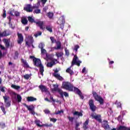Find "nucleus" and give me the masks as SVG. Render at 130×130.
I'll list each match as a JSON object with an SVG mask.
<instances>
[{
    "label": "nucleus",
    "instance_id": "a878e982",
    "mask_svg": "<svg viewBox=\"0 0 130 130\" xmlns=\"http://www.w3.org/2000/svg\"><path fill=\"white\" fill-rule=\"evenodd\" d=\"M74 115H77L78 116H83V113L82 112H78V111H75L73 113Z\"/></svg>",
    "mask_w": 130,
    "mask_h": 130
},
{
    "label": "nucleus",
    "instance_id": "aec40b11",
    "mask_svg": "<svg viewBox=\"0 0 130 130\" xmlns=\"http://www.w3.org/2000/svg\"><path fill=\"white\" fill-rule=\"evenodd\" d=\"M31 44L32 48H34V46L33 45V39H31L29 43L28 41L25 42V45H27L28 47L31 46Z\"/></svg>",
    "mask_w": 130,
    "mask_h": 130
},
{
    "label": "nucleus",
    "instance_id": "774afa93",
    "mask_svg": "<svg viewBox=\"0 0 130 130\" xmlns=\"http://www.w3.org/2000/svg\"><path fill=\"white\" fill-rule=\"evenodd\" d=\"M43 11H44V12H46V11H47V8H46V7L44 8Z\"/></svg>",
    "mask_w": 130,
    "mask_h": 130
},
{
    "label": "nucleus",
    "instance_id": "6ab92c4d",
    "mask_svg": "<svg viewBox=\"0 0 130 130\" xmlns=\"http://www.w3.org/2000/svg\"><path fill=\"white\" fill-rule=\"evenodd\" d=\"M3 41L5 44L6 47H7V48L10 47V40L4 39Z\"/></svg>",
    "mask_w": 130,
    "mask_h": 130
},
{
    "label": "nucleus",
    "instance_id": "052dcab7",
    "mask_svg": "<svg viewBox=\"0 0 130 130\" xmlns=\"http://www.w3.org/2000/svg\"><path fill=\"white\" fill-rule=\"evenodd\" d=\"M3 18H6V17H7V13L6 12V11H4L3 13Z\"/></svg>",
    "mask_w": 130,
    "mask_h": 130
},
{
    "label": "nucleus",
    "instance_id": "ddd939ff",
    "mask_svg": "<svg viewBox=\"0 0 130 130\" xmlns=\"http://www.w3.org/2000/svg\"><path fill=\"white\" fill-rule=\"evenodd\" d=\"M21 61L22 63V67H23V68L26 69L30 68V66H29V64H28V62H27L26 60H25L23 58H21Z\"/></svg>",
    "mask_w": 130,
    "mask_h": 130
},
{
    "label": "nucleus",
    "instance_id": "3c124183",
    "mask_svg": "<svg viewBox=\"0 0 130 130\" xmlns=\"http://www.w3.org/2000/svg\"><path fill=\"white\" fill-rule=\"evenodd\" d=\"M10 14L11 16H14V14H15V11L14 10L10 11Z\"/></svg>",
    "mask_w": 130,
    "mask_h": 130
},
{
    "label": "nucleus",
    "instance_id": "6e6552de",
    "mask_svg": "<svg viewBox=\"0 0 130 130\" xmlns=\"http://www.w3.org/2000/svg\"><path fill=\"white\" fill-rule=\"evenodd\" d=\"M23 105L25 106V107H26L27 110L30 112L31 114H32L33 115H35V111H34V106L33 105H31L29 106L27 105L25 103H23Z\"/></svg>",
    "mask_w": 130,
    "mask_h": 130
},
{
    "label": "nucleus",
    "instance_id": "412c9836",
    "mask_svg": "<svg viewBox=\"0 0 130 130\" xmlns=\"http://www.w3.org/2000/svg\"><path fill=\"white\" fill-rule=\"evenodd\" d=\"M73 91L75 93H76V94H77L78 95H79V94H80L82 92L79 88L75 87H74Z\"/></svg>",
    "mask_w": 130,
    "mask_h": 130
},
{
    "label": "nucleus",
    "instance_id": "79ce46f5",
    "mask_svg": "<svg viewBox=\"0 0 130 130\" xmlns=\"http://www.w3.org/2000/svg\"><path fill=\"white\" fill-rule=\"evenodd\" d=\"M68 119H69V121H71V122H73L74 121V118L71 116H68Z\"/></svg>",
    "mask_w": 130,
    "mask_h": 130
},
{
    "label": "nucleus",
    "instance_id": "de8ad7c7",
    "mask_svg": "<svg viewBox=\"0 0 130 130\" xmlns=\"http://www.w3.org/2000/svg\"><path fill=\"white\" fill-rule=\"evenodd\" d=\"M59 74L57 73H54L53 74V76L55 77V78H56L57 79L59 77Z\"/></svg>",
    "mask_w": 130,
    "mask_h": 130
},
{
    "label": "nucleus",
    "instance_id": "e2e57ef3",
    "mask_svg": "<svg viewBox=\"0 0 130 130\" xmlns=\"http://www.w3.org/2000/svg\"><path fill=\"white\" fill-rule=\"evenodd\" d=\"M58 80H60V81H61V80H62V77L60 76V75L59 76V77L57 78Z\"/></svg>",
    "mask_w": 130,
    "mask_h": 130
},
{
    "label": "nucleus",
    "instance_id": "603ef678",
    "mask_svg": "<svg viewBox=\"0 0 130 130\" xmlns=\"http://www.w3.org/2000/svg\"><path fill=\"white\" fill-rule=\"evenodd\" d=\"M79 96L80 97L81 99H82L83 100V99H84V95H83L82 92H80V93H79Z\"/></svg>",
    "mask_w": 130,
    "mask_h": 130
},
{
    "label": "nucleus",
    "instance_id": "20e7f679",
    "mask_svg": "<svg viewBox=\"0 0 130 130\" xmlns=\"http://www.w3.org/2000/svg\"><path fill=\"white\" fill-rule=\"evenodd\" d=\"M62 87L67 91L73 92L74 91V85L69 82H63L62 84Z\"/></svg>",
    "mask_w": 130,
    "mask_h": 130
},
{
    "label": "nucleus",
    "instance_id": "423d86ee",
    "mask_svg": "<svg viewBox=\"0 0 130 130\" xmlns=\"http://www.w3.org/2000/svg\"><path fill=\"white\" fill-rule=\"evenodd\" d=\"M50 39V40L51 41V43L52 44H53V43H55V42H56V44H57V47H54V49H55L56 50H57L61 48V43H60V42H56V40L54 39V38L53 37H51Z\"/></svg>",
    "mask_w": 130,
    "mask_h": 130
},
{
    "label": "nucleus",
    "instance_id": "4c0bfd02",
    "mask_svg": "<svg viewBox=\"0 0 130 130\" xmlns=\"http://www.w3.org/2000/svg\"><path fill=\"white\" fill-rule=\"evenodd\" d=\"M64 50L66 52V55H67V56H69L70 55V51H69V50H68L67 48L64 49Z\"/></svg>",
    "mask_w": 130,
    "mask_h": 130
},
{
    "label": "nucleus",
    "instance_id": "864d4df0",
    "mask_svg": "<svg viewBox=\"0 0 130 130\" xmlns=\"http://www.w3.org/2000/svg\"><path fill=\"white\" fill-rule=\"evenodd\" d=\"M2 40H1L0 39V42ZM0 48L2 50H5V49H6V48H5L4 47V46L2 45L1 44H0Z\"/></svg>",
    "mask_w": 130,
    "mask_h": 130
},
{
    "label": "nucleus",
    "instance_id": "7c9ffc66",
    "mask_svg": "<svg viewBox=\"0 0 130 130\" xmlns=\"http://www.w3.org/2000/svg\"><path fill=\"white\" fill-rule=\"evenodd\" d=\"M79 48H80V46H79L78 45H76L74 46L73 50H74L75 51V52H77L78 49H79Z\"/></svg>",
    "mask_w": 130,
    "mask_h": 130
},
{
    "label": "nucleus",
    "instance_id": "393cba45",
    "mask_svg": "<svg viewBox=\"0 0 130 130\" xmlns=\"http://www.w3.org/2000/svg\"><path fill=\"white\" fill-rule=\"evenodd\" d=\"M21 23L23 25H27V24H28V20H27V18H22Z\"/></svg>",
    "mask_w": 130,
    "mask_h": 130
},
{
    "label": "nucleus",
    "instance_id": "f704fd0d",
    "mask_svg": "<svg viewBox=\"0 0 130 130\" xmlns=\"http://www.w3.org/2000/svg\"><path fill=\"white\" fill-rule=\"evenodd\" d=\"M0 108L1 110L3 111L4 114H6L7 113V112L6 111V109L5 108V107L2 106L0 107Z\"/></svg>",
    "mask_w": 130,
    "mask_h": 130
},
{
    "label": "nucleus",
    "instance_id": "69168bd1",
    "mask_svg": "<svg viewBox=\"0 0 130 130\" xmlns=\"http://www.w3.org/2000/svg\"><path fill=\"white\" fill-rule=\"evenodd\" d=\"M24 126L22 127V128H20V127H18V130H24Z\"/></svg>",
    "mask_w": 130,
    "mask_h": 130
},
{
    "label": "nucleus",
    "instance_id": "4d7b16f0",
    "mask_svg": "<svg viewBox=\"0 0 130 130\" xmlns=\"http://www.w3.org/2000/svg\"><path fill=\"white\" fill-rule=\"evenodd\" d=\"M46 2H47V0H41V3L43 5H45Z\"/></svg>",
    "mask_w": 130,
    "mask_h": 130
},
{
    "label": "nucleus",
    "instance_id": "b1692460",
    "mask_svg": "<svg viewBox=\"0 0 130 130\" xmlns=\"http://www.w3.org/2000/svg\"><path fill=\"white\" fill-rule=\"evenodd\" d=\"M40 120H35V123L37 125V126H39V127H43V125L40 124Z\"/></svg>",
    "mask_w": 130,
    "mask_h": 130
},
{
    "label": "nucleus",
    "instance_id": "58836bf2",
    "mask_svg": "<svg viewBox=\"0 0 130 130\" xmlns=\"http://www.w3.org/2000/svg\"><path fill=\"white\" fill-rule=\"evenodd\" d=\"M41 54H42L43 55H44V54L46 53V50H45V49H41Z\"/></svg>",
    "mask_w": 130,
    "mask_h": 130
},
{
    "label": "nucleus",
    "instance_id": "5701e85b",
    "mask_svg": "<svg viewBox=\"0 0 130 130\" xmlns=\"http://www.w3.org/2000/svg\"><path fill=\"white\" fill-rule=\"evenodd\" d=\"M54 88L52 89V91H54V92H56V91H58V92H60L61 90H60L59 88H57V86H56L55 84L53 85Z\"/></svg>",
    "mask_w": 130,
    "mask_h": 130
},
{
    "label": "nucleus",
    "instance_id": "13d9d810",
    "mask_svg": "<svg viewBox=\"0 0 130 130\" xmlns=\"http://www.w3.org/2000/svg\"><path fill=\"white\" fill-rule=\"evenodd\" d=\"M63 95L65 97H69V93H68L67 92H64Z\"/></svg>",
    "mask_w": 130,
    "mask_h": 130
},
{
    "label": "nucleus",
    "instance_id": "1a4fd4ad",
    "mask_svg": "<svg viewBox=\"0 0 130 130\" xmlns=\"http://www.w3.org/2000/svg\"><path fill=\"white\" fill-rule=\"evenodd\" d=\"M3 99H4V102L6 104V107H10V106H11V101H10V96L8 95L4 96Z\"/></svg>",
    "mask_w": 130,
    "mask_h": 130
},
{
    "label": "nucleus",
    "instance_id": "0e129e2a",
    "mask_svg": "<svg viewBox=\"0 0 130 130\" xmlns=\"http://www.w3.org/2000/svg\"><path fill=\"white\" fill-rule=\"evenodd\" d=\"M8 19L9 21V23H11V21L12 20V18L11 17V16L8 17Z\"/></svg>",
    "mask_w": 130,
    "mask_h": 130
},
{
    "label": "nucleus",
    "instance_id": "72a5a7b5",
    "mask_svg": "<svg viewBox=\"0 0 130 130\" xmlns=\"http://www.w3.org/2000/svg\"><path fill=\"white\" fill-rule=\"evenodd\" d=\"M46 30H47V31H49V32H50L51 33H52V28H51V27H50V26H47L46 27Z\"/></svg>",
    "mask_w": 130,
    "mask_h": 130
},
{
    "label": "nucleus",
    "instance_id": "09e8293b",
    "mask_svg": "<svg viewBox=\"0 0 130 130\" xmlns=\"http://www.w3.org/2000/svg\"><path fill=\"white\" fill-rule=\"evenodd\" d=\"M64 27V22L60 24V28L62 29H62H63Z\"/></svg>",
    "mask_w": 130,
    "mask_h": 130
},
{
    "label": "nucleus",
    "instance_id": "a211bd4d",
    "mask_svg": "<svg viewBox=\"0 0 130 130\" xmlns=\"http://www.w3.org/2000/svg\"><path fill=\"white\" fill-rule=\"evenodd\" d=\"M88 124H89V120H86L83 123V128L84 130L88 129Z\"/></svg>",
    "mask_w": 130,
    "mask_h": 130
},
{
    "label": "nucleus",
    "instance_id": "39448f33",
    "mask_svg": "<svg viewBox=\"0 0 130 130\" xmlns=\"http://www.w3.org/2000/svg\"><path fill=\"white\" fill-rule=\"evenodd\" d=\"M92 94L95 100H96V101H98L101 105H103V104H104V100H103V98L101 96H99L97 92L94 91H92Z\"/></svg>",
    "mask_w": 130,
    "mask_h": 130
},
{
    "label": "nucleus",
    "instance_id": "cd10ccee",
    "mask_svg": "<svg viewBox=\"0 0 130 130\" xmlns=\"http://www.w3.org/2000/svg\"><path fill=\"white\" fill-rule=\"evenodd\" d=\"M30 77H31V74L30 75L25 74L23 75V78L24 79H25V80H29Z\"/></svg>",
    "mask_w": 130,
    "mask_h": 130
},
{
    "label": "nucleus",
    "instance_id": "dca6fc26",
    "mask_svg": "<svg viewBox=\"0 0 130 130\" xmlns=\"http://www.w3.org/2000/svg\"><path fill=\"white\" fill-rule=\"evenodd\" d=\"M26 100L27 102H34V101H36V100H37V99L33 96H28L26 98Z\"/></svg>",
    "mask_w": 130,
    "mask_h": 130
},
{
    "label": "nucleus",
    "instance_id": "a18cd8bd",
    "mask_svg": "<svg viewBox=\"0 0 130 130\" xmlns=\"http://www.w3.org/2000/svg\"><path fill=\"white\" fill-rule=\"evenodd\" d=\"M60 113H63V111H62V110L58 111L57 112L55 113V114L56 115H57L58 114H60Z\"/></svg>",
    "mask_w": 130,
    "mask_h": 130
},
{
    "label": "nucleus",
    "instance_id": "4468645a",
    "mask_svg": "<svg viewBox=\"0 0 130 130\" xmlns=\"http://www.w3.org/2000/svg\"><path fill=\"white\" fill-rule=\"evenodd\" d=\"M56 61H57V59H54L51 62H48L47 64V68H52L53 66L56 64Z\"/></svg>",
    "mask_w": 130,
    "mask_h": 130
},
{
    "label": "nucleus",
    "instance_id": "f257e3e1",
    "mask_svg": "<svg viewBox=\"0 0 130 130\" xmlns=\"http://www.w3.org/2000/svg\"><path fill=\"white\" fill-rule=\"evenodd\" d=\"M81 63H82V62L79 60L78 56H77V55H75L73 58L71 66L66 70V73L70 74V76H73V75H74V71L71 69H72V67H74L75 64V66H77V67H80V66H81Z\"/></svg>",
    "mask_w": 130,
    "mask_h": 130
},
{
    "label": "nucleus",
    "instance_id": "7ed1b4c3",
    "mask_svg": "<svg viewBox=\"0 0 130 130\" xmlns=\"http://www.w3.org/2000/svg\"><path fill=\"white\" fill-rule=\"evenodd\" d=\"M28 20L29 21V22L30 23H31V24L33 23H35L36 24V25H38V26H39L40 28V29L41 30H44V29H45V27H44L43 26V25H44V23L43 22V21H38L36 22L35 21V20L33 18H32V17L31 16H28L27 17Z\"/></svg>",
    "mask_w": 130,
    "mask_h": 130
},
{
    "label": "nucleus",
    "instance_id": "473e14b6",
    "mask_svg": "<svg viewBox=\"0 0 130 130\" xmlns=\"http://www.w3.org/2000/svg\"><path fill=\"white\" fill-rule=\"evenodd\" d=\"M41 35H42V32L41 31H38V32L36 34L34 35V36L37 38V37H38V36H41Z\"/></svg>",
    "mask_w": 130,
    "mask_h": 130
},
{
    "label": "nucleus",
    "instance_id": "37998d69",
    "mask_svg": "<svg viewBox=\"0 0 130 130\" xmlns=\"http://www.w3.org/2000/svg\"><path fill=\"white\" fill-rule=\"evenodd\" d=\"M39 48H40L41 49H43V47H44V45H43V44L42 43H41L39 45Z\"/></svg>",
    "mask_w": 130,
    "mask_h": 130
},
{
    "label": "nucleus",
    "instance_id": "ea45409f",
    "mask_svg": "<svg viewBox=\"0 0 130 130\" xmlns=\"http://www.w3.org/2000/svg\"><path fill=\"white\" fill-rule=\"evenodd\" d=\"M63 54L62 53H59V52L56 53V55L58 57H61V56H62Z\"/></svg>",
    "mask_w": 130,
    "mask_h": 130
},
{
    "label": "nucleus",
    "instance_id": "f8f14e48",
    "mask_svg": "<svg viewBox=\"0 0 130 130\" xmlns=\"http://www.w3.org/2000/svg\"><path fill=\"white\" fill-rule=\"evenodd\" d=\"M17 36H18L17 43L18 44H22V42L24 41V37H23V35H22V34H20L18 32Z\"/></svg>",
    "mask_w": 130,
    "mask_h": 130
},
{
    "label": "nucleus",
    "instance_id": "c9c22d12",
    "mask_svg": "<svg viewBox=\"0 0 130 130\" xmlns=\"http://www.w3.org/2000/svg\"><path fill=\"white\" fill-rule=\"evenodd\" d=\"M48 17L50 19H52V17H53V13L49 12V13H48Z\"/></svg>",
    "mask_w": 130,
    "mask_h": 130
},
{
    "label": "nucleus",
    "instance_id": "c03bdc74",
    "mask_svg": "<svg viewBox=\"0 0 130 130\" xmlns=\"http://www.w3.org/2000/svg\"><path fill=\"white\" fill-rule=\"evenodd\" d=\"M14 15L16 17H20V12L18 11H15Z\"/></svg>",
    "mask_w": 130,
    "mask_h": 130
},
{
    "label": "nucleus",
    "instance_id": "c756f323",
    "mask_svg": "<svg viewBox=\"0 0 130 130\" xmlns=\"http://www.w3.org/2000/svg\"><path fill=\"white\" fill-rule=\"evenodd\" d=\"M42 125L43 126H46V127H51L52 126H53V125L52 123H50L49 124L45 123L43 124Z\"/></svg>",
    "mask_w": 130,
    "mask_h": 130
},
{
    "label": "nucleus",
    "instance_id": "f03ea898",
    "mask_svg": "<svg viewBox=\"0 0 130 130\" xmlns=\"http://www.w3.org/2000/svg\"><path fill=\"white\" fill-rule=\"evenodd\" d=\"M33 62L35 67H37V68H39L40 73L42 76H43V73L44 72V66H43L42 64L41 60H40L39 58H35L33 59Z\"/></svg>",
    "mask_w": 130,
    "mask_h": 130
},
{
    "label": "nucleus",
    "instance_id": "5fc2aeb1",
    "mask_svg": "<svg viewBox=\"0 0 130 130\" xmlns=\"http://www.w3.org/2000/svg\"><path fill=\"white\" fill-rule=\"evenodd\" d=\"M39 6H37L36 5H34L32 7V9H35V10L37 9H39Z\"/></svg>",
    "mask_w": 130,
    "mask_h": 130
},
{
    "label": "nucleus",
    "instance_id": "4be33fe9",
    "mask_svg": "<svg viewBox=\"0 0 130 130\" xmlns=\"http://www.w3.org/2000/svg\"><path fill=\"white\" fill-rule=\"evenodd\" d=\"M14 95H16L17 96V101L18 103H20V102H21L22 101V96L20 94H17V93H14Z\"/></svg>",
    "mask_w": 130,
    "mask_h": 130
},
{
    "label": "nucleus",
    "instance_id": "0eeeda50",
    "mask_svg": "<svg viewBox=\"0 0 130 130\" xmlns=\"http://www.w3.org/2000/svg\"><path fill=\"white\" fill-rule=\"evenodd\" d=\"M88 105L89 106V108L92 112H95L96 111V109H97V107L95 106L94 104V100L93 99L89 100L88 102Z\"/></svg>",
    "mask_w": 130,
    "mask_h": 130
},
{
    "label": "nucleus",
    "instance_id": "49530a36",
    "mask_svg": "<svg viewBox=\"0 0 130 130\" xmlns=\"http://www.w3.org/2000/svg\"><path fill=\"white\" fill-rule=\"evenodd\" d=\"M50 121H52V122H56V120H57V119L54 118H51L50 119Z\"/></svg>",
    "mask_w": 130,
    "mask_h": 130
},
{
    "label": "nucleus",
    "instance_id": "8fccbe9b",
    "mask_svg": "<svg viewBox=\"0 0 130 130\" xmlns=\"http://www.w3.org/2000/svg\"><path fill=\"white\" fill-rule=\"evenodd\" d=\"M116 104H117V107L118 108L121 107V103H118L117 101L116 102Z\"/></svg>",
    "mask_w": 130,
    "mask_h": 130
},
{
    "label": "nucleus",
    "instance_id": "bb28decb",
    "mask_svg": "<svg viewBox=\"0 0 130 130\" xmlns=\"http://www.w3.org/2000/svg\"><path fill=\"white\" fill-rule=\"evenodd\" d=\"M11 87L13 89H15V90H19V89H20L21 87L20 86H17L14 84L11 85Z\"/></svg>",
    "mask_w": 130,
    "mask_h": 130
},
{
    "label": "nucleus",
    "instance_id": "f3484780",
    "mask_svg": "<svg viewBox=\"0 0 130 130\" xmlns=\"http://www.w3.org/2000/svg\"><path fill=\"white\" fill-rule=\"evenodd\" d=\"M94 119L97 120L100 123H102V119H101V115H96L95 117H94Z\"/></svg>",
    "mask_w": 130,
    "mask_h": 130
},
{
    "label": "nucleus",
    "instance_id": "c85d7f7f",
    "mask_svg": "<svg viewBox=\"0 0 130 130\" xmlns=\"http://www.w3.org/2000/svg\"><path fill=\"white\" fill-rule=\"evenodd\" d=\"M40 13H41V10L38 8L37 9H35V10L34 11V14H40Z\"/></svg>",
    "mask_w": 130,
    "mask_h": 130
},
{
    "label": "nucleus",
    "instance_id": "2f4dec72",
    "mask_svg": "<svg viewBox=\"0 0 130 130\" xmlns=\"http://www.w3.org/2000/svg\"><path fill=\"white\" fill-rule=\"evenodd\" d=\"M19 57V52L18 51H16L14 53V59H17Z\"/></svg>",
    "mask_w": 130,
    "mask_h": 130
},
{
    "label": "nucleus",
    "instance_id": "e433bc0d",
    "mask_svg": "<svg viewBox=\"0 0 130 130\" xmlns=\"http://www.w3.org/2000/svg\"><path fill=\"white\" fill-rule=\"evenodd\" d=\"M96 115H97V114L95 113H91L90 114V117H92V119H94Z\"/></svg>",
    "mask_w": 130,
    "mask_h": 130
},
{
    "label": "nucleus",
    "instance_id": "2eb2a0df",
    "mask_svg": "<svg viewBox=\"0 0 130 130\" xmlns=\"http://www.w3.org/2000/svg\"><path fill=\"white\" fill-rule=\"evenodd\" d=\"M39 88L40 90H41V92H47V88L46 86L43 85H40L39 86Z\"/></svg>",
    "mask_w": 130,
    "mask_h": 130
},
{
    "label": "nucleus",
    "instance_id": "6e6d98bb",
    "mask_svg": "<svg viewBox=\"0 0 130 130\" xmlns=\"http://www.w3.org/2000/svg\"><path fill=\"white\" fill-rule=\"evenodd\" d=\"M79 126H80V123L78 122L76 123V127H75L76 129H77L78 127H79Z\"/></svg>",
    "mask_w": 130,
    "mask_h": 130
},
{
    "label": "nucleus",
    "instance_id": "a19ab883",
    "mask_svg": "<svg viewBox=\"0 0 130 130\" xmlns=\"http://www.w3.org/2000/svg\"><path fill=\"white\" fill-rule=\"evenodd\" d=\"M5 88H6V87H1L0 86L1 91V92H3V93L6 92V90H5ZM0 95H1V91H0Z\"/></svg>",
    "mask_w": 130,
    "mask_h": 130
},
{
    "label": "nucleus",
    "instance_id": "bf43d9fd",
    "mask_svg": "<svg viewBox=\"0 0 130 130\" xmlns=\"http://www.w3.org/2000/svg\"><path fill=\"white\" fill-rule=\"evenodd\" d=\"M45 113L48 114V113H50V111H49V110H45L44 111Z\"/></svg>",
    "mask_w": 130,
    "mask_h": 130
},
{
    "label": "nucleus",
    "instance_id": "338daca9",
    "mask_svg": "<svg viewBox=\"0 0 130 130\" xmlns=\"http://www.w3.org/2000/svg\"><path fill=\"white\" fill-rule=\"evenodd\" d=\"M54 74H57V73H58V70H57V69H56L55 71H54Z\"/></svg>",
    "mask_w": 130,
    "mask_h": 130
},
{
    "label": "nucleus",
    "instance_id": "9b49d317",
    "mask_svg": "<svg viewBox=\"0 0 130 130\" xmlns=\"http://www.w3.org/2000/svg\"><path fill=\"white\" fill-rule=\"evenodd\" d=\"M23 10L27 13H32V12H33L32 6H31L30 4L26 5L25 7L23 8Z\"/></svg>",
    "mask_w": 130,
    "mask_h": 130
},
{
    "label": "nucleus",
    "instance_id": "680f3d73",
    "mask_svg": "<svg viewBox=\"0 0 130 130\" xmlns=\"http://www.w3.org/2000/svg\"><path fill=\"white\" fill-rule=\"evenodd\" d=\"M50 100H52V101L53 102H55V100L54 99H53V97H52V96L51 95L50 96Z\"/></svg>",
    "mask_w": 130,
    "mask_h": 130
},
{
    "label": "nucleus",
    "instance_id": "9d476101",
    "mask_svg": "<svg viewBox=\"0 0 130 130\" xmlns=\"http://www.w3.org/2000/svg\"><path fill=\"white\" fill-rule=\"evenodd\" d=\"M102 123V127H103L104 129L107 130L110 128V126H109V124H108V121L104 120Z\"/></svg>",
    "mask_w": 130,
    "mask_h": 130
}]
</instances>
